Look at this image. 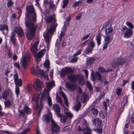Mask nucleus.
<instances>
[{"label":"nucleus","instance_id":"f257e3e1","mask_svg":"<svg viewBox=\"0 0 134 134\" xmlns=\"http://www.w3.org/2000/svg\"><path fill=\"white\" fill-rule=\"evenodd\" d=\"M26 13L25 17L28 19H31L32 21L36 20V16L35 10L32 5H29L26 8Z\"/></svg>","mask_w":134,"mask_h":134},{"label":"nucleus","instance_id":"f03ea898","mask_svg":"<svg viewBox=\"0 0 134 134\" xmlns=\"http://www.w3.org/2000/svg\"><path fill=\"white\" fill-rule=\"evenodd\" d=\"M126 61V59L121 56L116 58L112 63V67L114 68H118L119 66L124 64Z\"/></svg>","mask_w":134,"mask_h":134},{"label":"nucleus","instance_id":"7ed1b4c3","mask_svg":"<svg viewBox=\"0 0 134 134\" xmlns=\"http://www.w3.org/2000/svg\"><path fill=\"white\" fill-rule=\"evenodd\" d=\"M31 59L30 55H27L26 56H24L22 59L21 60L20 64L23 68L25 69L27 67V62H29Z\"/></svg>","mask_w":134,"mask_h":134},{"label":"nucleus","instance_id":"20e7f679","mask_svg":"<svg viewBox=\"0 0 134 134\" xmlns=\"http://www.w3.org/2000/svg\"><path fill=\"white\" fill-rule=\"evenodd\" d=\"M43 85V83L40 79H37L34 83L33 87L35 91L39 92L42 88Z\"/></svg>","mask_w":134,"mask_h":134},{"label":"nucleus","instance_id":"39448f33","mask_svg":"<svg viewBox=\"0 0 134 134\" xmlns=\"http://www.w3.org/2000/svg\"><path fill=\"white\" fill-rule=\"evenodd\" d=\"M36 29H28L26 35V37L28 40H31L34 38Z\"/></svg>","mask_w":134,"mask_h":134},{"label":"nucleus","instance_id":"423d86ee","mask_svg":"<svg viewBox=\"0 0 134 134\" xmlns=\"http://www.w3.org/2000/svg\"><path fill=\"white\" fill-rule=\"evenodd\" d=\"M74 72V70L70 67H65L62 69L60 75L63 77L67 74L73 73Z\"/></svg>","mask_w":134,"mask_h":134},{"label":"nucleus","instance_id":"0eeeda50","mask_svg":"<svg viewBox=\"0 0 134 134\" xmlns=\"http://www.w3.org/2000/svg\"><path fill=\"white\" fill-rule=\"evenodd\" d=\"M51 129L52 132L56 133H58L60 130L59 126L55 123L52 119H51Z\"/></svg>","mask_w":134,"mask_h":134},{"label":"nucleus","instance_id":"6e6552de","mask_svg":"<svg viewBox=\"0 0 134 134\" xmlns=\"http://www.w3.org/2000/svg\"><path fill=\"white\" fill-rule=\"evenodd\" d=\"M95 44L93 41L92 40H91L89 42L88 46L86 49V54H90L93 50L95 46Z\"/></svg>","mask_w":134,"mask_h":134},{"label":"nucleus","instance_id":"1a4fd4ad","mask_svg":"<svg viewBox=\"0 0 134 134\" xmlns=\"http://www.w3.org/2000/svg\"><path fill=\"white\" fill-rule=\"evenodd\" d=\"M79 76L80 75L79 74L76 75L71 74L68 75L67 79L71 82L74 83L77 81L78 78Z\"/></svg>","mask_w":134,"mask_h":134},{"label":"nucleus","instance_id":"9d476101","mask_svg":"<svg viewBox=\"0 0 134 134\" xmlns=\"http://www.w3.org/2000/svg\"><path fill=\"white\" fill-rule=\"evenodd\" d=\"M45 94L43 93H42L41 94V97L40 99V103L39 107V111L37 112L38 115L39 116L43 108V105L42 104V102L45 100Z\"/></svg>","mask_w":134,"mask_h":134},{"label":"nucleus","instance_id":"9b49d317","mask_svg":"<svg viewBox=\"0 0 134 134\" xmlns=\"http://www.w3.org/2000/svg\"><path fill=\"white\" fill-rule=\"evenodd\" d=\"M65 85L66 88L70 91H74L77 87L75 84L70 83L68 82H66Z\"/></svg>","mask_w":134,"mask_h":134},{"label":"nucleus","instance_id":"f8f14e48","mask_svg":"<svg viewBox=\"0 0 134 134\" xmlns=\"http://www.w3.org/2000/svg\"><path fill=\"white\" fill-rule=\"evenodd\" d=\"M13 32L17 33L18 36L20 37H22L23 36L24 32L22 28L20 27H16L15 29Z\"/></svg>","mask_w":134,"mask_h":134},{"label":"nucleus","instance_id":"ddd939ff","mask_svg":"<svg viewBox=\"0 0 134 134\" xmlns=\"http://www.w3.org/2000/svg\"><path fill=\"white\" fill-rule=\"evenodd\" d=\"M40 98V95H39L36 97H33L32 98L33 101L35 102L36 104L35 105V109L36 110L38 109V111H39L40 104H38V100Z\"/></svg>","mask_w":134,"mask_h":134},{"label":"nucleus","instance_id":"4468645a","mask_svg":"<svg viewBox=\"0 0 134 134\" xmlns=\"http://www.w3.org/2000/svg\"><path fill=\"white\" fill-rule=\"evenodd\" d=\"M93 124L96 127L99 128L100 127L102 121L98 118L94 119L92 121Z\"/></svg>","mask_w":134,"mask_h":134},{"label":"nucleus","instance_id":"2eb2a0df","mask_svg":"<svg viewBox=\"0 0 134 134\" xmlns=\"http://www.w3.org/2000/svg\"><path fill=\"white\" fill-rule=\"evenodd\" d=\"M83 124L85 126V127L84 128V129L86 130V132L85 133H87L89 134H92V130L90 128L88 124L85 120L83 121Z\"/></svg>","mask_w":134,"mask_h":134},{"label":"nucleus","instance_id":"dca6fc26","mask_svg":"<svg viewBox=\"0 0 134 134\" xmlns=\"http://www.w3.org/2000/svg\"><path fill=\"white\" fill-rule=\"evenodd\" d=\"M38 41H36L34 43V46H32L31 48V51L34 54H35L37 50V46L39 43Z\"/></svg>","mask_w":134,"mask_h":134},{"label":"nucleus","instance_id":"f3484780","mask_svg":"<svg viewBox=\"0 0 134 134\" xmlns=\"http://www.w3.org/2000/svg\"><path fill=\"white\" fill-rule=\"evenodd\" d=\"M133 34L132 30L130 29L127 30L124 33V36L126 38H129L131 37Z\"/></svg>","mask_w":134,"mask_h":134},{"label":"nucleus","instance_id":"a211bd4d","mask_svg":"<svg viewBox=\"0 0 134 134\" xmlns=\"http://www.w3.org/2000/svg\"><path fill=\"white\" fill-rule=\"evenodd\" d=\"M45 49H44L36 54V61H37V59H40L42 57L43 55L45 54Z\"/></svg>","mask_w":134,"mask_h":134},{"label":"nucleus","instance_id":"6ab92c4d","mask_svg":"<svg viewBox=\"0 0 134 134\" xmlns=\"http://www.w3.org/2000/svg\"><path fill=\"white\" fill-rule=\"evenodd\" d=\"M15 37V33L14 32H13L12 33V35L10 37V40L13 45L15 46H16L17 44L16 39Z\"/></svg>","mask_w":134,"mask_h":134},{"label":"nucleus","instance_id":"aec40b11","mask_svg":"<svg viewBox=\"0 0 134 134\" xmlns=\"http://www.w3.org/2000/svg\"><path fill=\"white\" fill-rule=\"evenodd\" d=\"M25 25L26 27L28 28V29H36V27L34 26V24L32 22L30 21H26L25 22Z\"/></svg>","mask_w":134,"mask_h":134},{"label":"nucleus","instance_id":"412c9836","mask_svg":"<svg viewBox=\"0 0 134 134\" xmlns=\"http://www.w3.org/2000/svg\"><path fill=\"white\" fill-rule=\"evenodd\" d=\"M50 119L51 118L49 115L48 114L43 115L42 117V120L46 123H48L50 121Z\"/></svg>","mask_w":134,"mask_h":134},{"label":"nucleus","instance_id":"4be33fe9","mask_svg":"<svg viewBox=\"0 0 134 134\" xmlns=\"http://www.w3.org/2000/svg\"><path fill=\"white\" fill-rule=\"evenodd\" d=\"M52 108L55 113H60V106L57 104H54L53 105Z\"/></svg>","mask_w":134,"mask_h":134},{"label":"nucleus","instance_id":"5701e85b","mask_svg":"<svg viewBox=\"0 0 134 134\" xmlns=\"http://www.w3.org/2000/svg\"><path fill=\"white\" fill-rule=\"evenodd\" d=\"M54 20V23H55L56 21L55 18L54 19V17L52 15L50 16L49 17L45 19L46 22L47 23H50L53 21Z\"/></svg>","mask_w":134,"mask_h":134},{"label":"nucleus","instance_id":"b1692460","mask_svg":"<svg viewBox=\"0 0 134 134\" xmlns=\"http://www.w3.org/2000/svg\"><path fill=\"white\" fill-rule=\"evenodd\" d=\"M4 30L7 31V34L9 30L8 27L6 25L3 24L0 26V31H3Z\"/></svg>","mask_w":134,"mask_h":134},{"label":"nucleus","instance_id":"393cba45","mask_svg":"<svg viewBox=\"0 0 134 134\" xmlns=\"http://www.w3.org/2000/svg\"><path fill=\"white\" fill-rule=\"evenodd\" d=\"M24 112L26 114L29 115L32 112L31 109L28 106L26 105L24 109Z\"/></svg>","mask_w":134,"mask_h":134},{"label":"nucleus","instance_id":"a878e982","mask_svg":"<svg viewBox=\"0 0 134 134\" xmlns=\"http://www.w3.org/2000/svg\"><path fill=\"white\" fill-rule=\"evenodd\" d=\"M9 94V92L8 90L4 91L2 95V98L4 99H6Z\"/></svg>","mask_w":134,"mask_h":134},{"label":"nucleus","instance_id":"bb28decb","mask_svg":"<svg viewBox=\"0 0 134 134\" xmlns=\"http://www.w3.org/2000/svg\"><path fill=\"white\" fill-rule=\"evenodd\" d=\"M101 35L100 34L96 36V40L97 41L98 46H99L101 44Z\"/></svg>","mask_w":134,"mask_h":134},{"label":"nucleus","instance_id":"cd10ccee","mask_svg":"<svg viewBox=\"0 0 134 134\" xmlns=\"http://www.w3.org/2000/svg\"><path fill=\"white\" fill-rule=\"evenodd\" d=\"M79 80L78 81V82L79 85H82L85 84V82L83 80V78L82 76H81L80 75V76L78 78Z\"/></svg>","mask_w":134,"mask_h":134},{"label":"nucleus","instance_id":"c85d7f7f","mask_svg":"<svg viewBox=\"0 0 134 134\" xmlns=\"http://www.w3.org/2000/svg\"><path fill=\"white\" fill-rule=\"evenodd\" d=\"M95 77L97 81H100L102 79V77L100 73L97 71L95 73Z\"/></svg>","mask_w":134,"mask_h":134},{"label":"nucleus","instance_id":"c756f323","mask_svg":"<svg viewBox=\"0 0 134 134\" xmlns=\"http://www.w3.org/2000/svg\"><path fill=\"white\" fill-rule=\"evenodd\" d=\"M95 58L93 57H90L87 60V64L88 65H90L92 64L94 62Z\"/></svg>","mask_w":134,"mask_h":134},{"label":"nucleus","instance_id":"7c9ffc66","mask_svg":"<svg viewBox=\"0 0 134 134\" xmlns=\"http://www.w3.org/2000/svg\"><path fill=\"white\" fill-rule=\"evenodd\" d=\"M88 96L86 93H83L81 96V99L83 100V103H85L87 99Z\"/></svg>","mask_w":134,"mask_h":134},{"label":"nucleus","instance_id":"2f4dec72","mask_svg":"<svg viewBox=\"0 0 134 134\" xmlns=\"http://www.w3.org/2000/svg\"><path fill=\"white\" fill-rule=\"evenodd\" d=\"M4 104L5 108H9L12 105V104L9 100H6L4 102Z\"/></svg>","mask_w":134,"mask_h":134},{"label":"nucleus","instance_id":"473e14b6","mask_svg":"<svg viewBox=\"0 0 134 134\" xmlns=\"http://www.w3.org/2000/svg\"><path fill=\"white\" fill-rule=\"evenodd\" d=\"M90 111L91 113L94 116L97 115L98 112V110L94 108H93L91 109Z\"/></svg>","mask_w":134,"mask_h":134},{"label":"nucleus","instance_id":"72a5a7b5","mask_svg":"<svg viewBox=\"0 0 134 134\" xmlns=\"http://www.w3.org/2000/svg\"><path fill=\"white\" fill-rule=\"evenodd\" d=\"M16 85V87H20L22 85V83L21 80V79L14 82Z\"/></svg>","mask_w":134,"mask_h":134},{"label":"nucleus","instance_id":"f704fd0d","mask_svg":"<svg viewBox=\"0 0 134 134\" xmlns=\"http://www.w3.org/2000/svg\"><path fill=\"white\" fill-rule=\"evenodd\" d=\"M81 105L80 102H78L74 107V109L76 111H78L80 109Z\"/></svg>","mask_w":134,"mask_h":134},{"label":"nucleus","instance_id":"c9c22d12","mask_svg":"<svg viewBox=\"0 0 134 134\" xmlns=\"http://www.w3.org/2000/svg\"><path fill=\"white\" fill-rule=\"evenodd\" d=\"M112 38L111 37L110 35L107 36L104 38V41L109 43L112 41Z\"/></svg>","mask_w":134,"mask_h":134},{"label":"nucleus","instance_id":"e433bc0d","mask_svg":"<svg viewBox=\"0 0 134 134\" xmlns=\"http://www.w3.org/2000/svg\"><path fill=\"white\" fill-rule=\"evenodd\" d=\"M109 100L108 99H106V101H104L103 102L104 106L105 107V110H107V107L108 105H109Z\"/></svg>","mask_w":134,"mask_h":134},{"label":"nucleus","instance_id":"4c0bfd02","mask_svg":"<svg viewBox=\"0 0 134 134\" xmlns=\"http://www.w3.org/2000/svg\"><path fill=\"white\" fill-rule=\"evenodd\" d=\"M82 3V1H79L76 2H75L72 5V7H76L77 6H80L81 5V4Z\"/></svg>","mask_w":134,"mask_h":134},{"label":"nucleus","instance_id":"58836bf2","mask_svg":"<svg viewBox=\"0 0 134 134\" xmlns=\"http://www.w3.org/2000/svg\"><path fill=\"white\" fill-rule=\"evenodd\" d=\"M63 5L62 6V7L63 8H65L68 5L69 0H64L63 1Z\"/></svg>","mask_w":134,"mask_h":134},{"label":"nucleus","instance_id":"ea45409f","mask_svg":"<svg viewBox=\"0 0 134 134\" xmlns=\"http://www.w3.org/2000/svg\"><path fill=\"white\" fill-rule=\"evenodd\" d=\"M46 85L47 87L49 88L53 87L54 85V82H47L46 83Z\"/></svg>","mask_w":134,"mask_h":134},{"label":"nucleus","instance_id":"a19ab883","mask_svg":"<svg viewBox=\"0 0 134 134\" xmlns=\"http://www.w3.org/2000/svg\"><path fill=\"white\" fill-rule=\"evenodd\" d=\"M113 31V28L110 27L106 29L105 33L106 35H108L109 33H111Z\"/></svg>","mask_w":134,"mask_h":134},{"label":"nucleus","instance_id":"79ce46f5","mask_svg":"<svg viewBox=\"0 0 134 134\" xmlns=\"http://www.w3.org/2000/svg\"><path fill=\"white\" fill-rule=\"evenodd\" d=\"M30 130V129L29 127L26 128L23 130L21 134H26L27 132H29Z\"/></svg>","mask_w":134,"mask_h":134},{"label":"nucleus","instance_id":"37998d69","mask_svg":"<svg viewBox=\"0 0 134 134\" xmlns=\"http://www.w3.org/2000/svg\"><path fill=\"white\" fill-rule=\"evenodd\" d=\"M126 24L131 29L134 28L133 24L130 22L126 21Z\"/></svg>","mask_w":134,"mask_h":134},{"label":"nucleus","instance_id":"c03bdc74","mask_svg":"<svg viewBox=\"0 0 134 134\" xmlns=\"http://www.w3.org/2000/svg\"><path fill=\"white\" fill-rule=\"evenodd\" d=\"M55 31V30L52 27L48 30L47 32L49 34H53Z\"/></svg>","mask_w":134,"mask_h":134},{"label":"nucleus","instance_id":"a18cd8bd","mask_svg":"<svg viewBox=\"0 0 134 134\" xmlns=\"http://www.w3.org/2000/svg\"><path fill=\"white\" fill-rule=\"evenodd\" d=\"M87 87L89 90L90 91H91L92 90L93 88L92 86L88 81H87Z\"/></svg>","mask_w":134,"mask_h":134},{"label":"nucleus","instance_id":"49530a36","mask_svg":"<svg viewBox=\"0 0 134 134\" xmlns=\"http://www.w3.org/2000/svg\"><path fill=\"white\" fill-rule=\"evenodd\" d=\"M67 119V118L66 116H63L61 118L60 121L62 123H64L65 122Z\"/></svg>","mask_w":134,"mask_h":134},{"label":"nucleus","instance_id":"de8ad7c7","mask_svg":"<svg viewBox=\"0 0 134 134\" xmlns=\"http://www.w3.org/2000/svg\"><path fill=\"white\" fill-rule=\"evenodd\" d=\"M27 88L29 92H32L34 91L32 86L30 85H27Z\"/></svg>","mask_w":134,"mask_h":134},{"label":"nucleus","instance_id":"09e8293b","mask_svg":"<svg viewBox=\"0 0 134 134\" xmlns=\"http://www.w3.org/2000/svg\"><path fill=\"white\" fill-rule=\"evenodd\" d=\"M105 94L104 92H102L101 93L99 97H98L96 99L97 101H99L100 99L103 97L105 96Z\"/></svg>","mask_w":134,"mask_h":134},{"label":"nucleus","instance_id":"8fccbe9b","mask_svg":"<svg viewBox=\"0 0 134 134\" xmlns=\"http://www.w3.org/2000/svg\"><path fill=\"white\" fill-rule=\"evenodd\" d=\"M98 71L101 73L104 72H105L106 70L104 68L99 66L98 68Z\"/></svg>","mask_w":134,"mask_h":134},{"label":"nucleus","instance_id":"3c124183","mask_svg":"<svg viewBox=\"0 0 134 134\" xmlns=\"http://www.w3.org/2000/svg\"><path fill=\"white\" fill-rule=\"evenodd\" d=\"M15 92L16 95L18 97L20 93V89L19 87H16Z\"/></svg>","mask_w":134,"mask_h":134},{"label":"nucleus","instance_id":"603ef678","mask_svg":"<svg viewBox=\"0 0 134 134\" xmlns=\"http://www.w3.org/2000/svg\"><path fill=\"white\" fill-rule=\"evenodd\" d=\"M45 40L46 43H48L49 42V36L48 34H46L44 36Z\"/></svg>","mask_w":134,"mask_h":134},{"label":"nucleus","instance_id":"864d4df0","mask_svg":"<svg viewBox=\"0 0 134 134\" xmlns=\"http://www.w3.org/2000/svg\"><path fill=\"white\" fill-rule=\"evenodd\" d=\"M84 128L83 127L82 128H81L80 126L79 125L77 127V130L79 131H84L85 132H86V130L84 129Z\"/></svg>","mask_w":134,"mask_h":134},{"label":"nucleus","instance_id":"5fc2aeb1","mask_svg":"<svg viewBox=\"0 0 134 134\" xmlns=\"http://www.w3.org/2000/svg\"><path fill=\"white\" fill-rule=\"evenodd\" d=\"M122 89L121 88H118L116 91V94L118 96H119L121 93Z\"/></svg>","mask_w":134,"mask_h":134},{"label":"nucleus","instance_id":"6e6d98bb","mask_svg":"<svg viewBox=\"0 0 134 134\" xmlns=\"http://www.w3.org/2000/svg\"><path fill=\"white\" fill-rule=\"evenodd\" d=\"M108 43L106 42H104L103 44V47L102 48L103 50H104L107 48L108 46Z\"/></svg>","mask_w":134,"mask_h":134},{"label":"nucleus","instance_id":"4d7b16f0","mask_svg":"<svg viewBox=\"0 0 134 134\" xmlns=\"http://www.w3.org/2000/svg\"><path fill=\"white\" fill-rule=\"evenodd\" d=\"M14 65L18 69L20 70L21 69V68L20 67L19 64V63H14Z\"/></svg>","mask_w":134,"mask_h":134},{"label":"nucleus","instance_id":"13d9d810","mask_svg":"<svg viewBox=\"0 0 134 134\" xmlns=\"http://www.w3.org/2000/svg\"><path fill=\"white\" fill-rule=\"evenodd\" d=\"M47 101L49 105V106H51L52 105V103L51 99L50 97L48 96V97Z\"/></svg>","mask_w":134,"mask_h":134},{"label":"nucleus","instance_id":"bf43d9fd","mask_svg":"<svg viewBox=\"0 0 134 134\" xmlns=\"http://www.w3.org/2000/svg\"><path fill=\"white\" fill-rule=\"evenodd\" d=\"M50 63L48 60H46L44 63V65L45 67L48 68L49 66Z\"/></svg>","mask_w":134,"mask_h":134},{"label":"nucleus","instance_id":"052dcab7","mask_svg":"<svg viewBox=\"0 0 134 134\" xmlns=\"http://www.w3.org/2000/svg\"><path fill=\"white\" fill-rule=\"evenodd\" d=\"M14 3L12 2V0H9L7 4V7H9L10 6H11Z\"/></svg>","mask_w":134,"mask_h":134},{"label":"nucleus","instance_id":"680f3d73","mask_svg":"<svg viewBox=\"0 0 134 134\" xmlns=\"http://www.w3.org/2000/svg\"><path fill=\"white\" fill-rule=\"evenodd\" d=\"M82 51V50L81 49L79 50L78 51H77L76 53H75L74 55L73 56L74 57H75L80 54H81V52Z\"/></svg>","mask_w":134,"mask_h":134},{"label":"nucleus","instance_id":"e2e57ef3","mask_svg":"<svg viewBox=\"0 0 134 134\" xmlns=\"http://www.w3.org/2000/svg\"><path fill=\"white\" fill-rule=\"evenodd\" d=\"M91 79L94 82L96 78L94 75V73L92 72L91 74Z\"/></svg>","mask_w":134,"mask_h":134},{"label":"nucleus","instance_id":"0e129e2a","mask_svg":"<svg viewBox=\"0 0 134 134\" xmlns=\"http://www.w3.org/2000/svg\"><path fill=\"white\" fill-rule=\"evenodd\" d=\"M57 102L60 103V104L62 105V102L60 97H58L57 98Z\"/></svg>","mask_w":134,"mask_h":134},{"label":"nucleus","instance_id":"69168bd1","mask_svg":"<svg viewBox=\"0 0 134 134\" xmlns=\"http://www.w3.org/2000/svg\"><path fill=\"white\" fill-rule=\"evenodd\" d=\"M38 72L41 75L44 76H45V72L42 70L40 69L38 70Z\"/></svg>","mask_w":134,"mask_h":134},{"label":"nucleus","instance_id":"338daca9","mask_svg":"<svg viewBox=\"0 0 134 134\" xmlns=\"http://www.w3.org/2000/svg\"><path fill=\"white\" fill-rule=\"evenodd\" d=\"M64 99L65 105L66 106H68L69 104H68V101L67 98L66 97H64Z\"/></svg>","mask_w":134,"mask_h":134},{"label":"nucleus","instance_id":"774afa93","mask_svg":"<svg viewBox=\"0 0 134 134\" xmlns=\"http://www.w3.org/2000/svg\"><path fill=\"white\" fill-rule=\"evenodd\" d=\"M66 115L69 118H71L73 116L72 114L70 113L67 112L66 113Z\"/></svg>","mask_w":134,"mask_h":134}]
</instances>
